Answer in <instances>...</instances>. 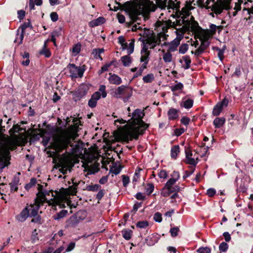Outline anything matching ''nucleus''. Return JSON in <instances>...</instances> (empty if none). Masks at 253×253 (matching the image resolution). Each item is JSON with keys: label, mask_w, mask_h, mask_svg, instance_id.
Here are the masks:
<instances>
[{"label": "nucleus", "mask_w": 253, "mask_h": 253, "mask_svg": "<svg viewBox=\"0 0 253 253\" xmlns=\"http://www.w3.org/2000/svg\"><path fill=\"white\" fill-rule=\"evenodd\" d=\"M124 8L125 11L129 15L131 21L127 23L128 26L136 22L140 25L139 21L141 17L139 16H143V14L150 11H155L156 9V5L150 0H141L138 4L132 5L130 2L127 1L124 4Z\"/></svg>", "instance_id": "f257e3e1"}, {"label": "nucleus", "mask_w": 253, "mask_h": 253, "mask_svg": "<svg viewBox=\"0 0 253 253\" xmlns=\"http://www.w3.org/2000/svg\"><path fill=\"white\" fill-rule=\"evenodd\" d=\"M144 116L143 110L136 109L132 114L130 122L132 128L128 131V135L132 138L137 139L139 135L143 134L146 129L148 127V125L143 122L142 119Z\"/></svg>", "instance_id": "f03ea898"}, {"label": "nucleus", "mask_w": 253, "mask_h": 253, "mask_svg": "<svg viewBox=\"0 0 253 253\" xmlns=\"http://www.w3.org/2000/svg\"><path fill=\"white\" fill-rule=\"evenodd\" d=\"M76 136L77 135L74 132L62 130L53 136L51 145L55 151L61 152L66 149L69 145L72 146V140H74Z\"/></svg>", "instance_id": "7ed1b4c3"}, {"label": "nucleus", "mask_w": 253, "mask_h": 253, "mask_svg": "<svg viewBox=\"0 0 253 253\" xmlns=\"http://www.w3.org/2000/svg\"><path fill=\"white\" fill-rule=\"evenodd\" d=\"M231 0H207L204 2L205 6L207 9H211L214 11L215 14H221L223 10H228L230 8Z\"/></svg>", "instance_id": "20e7f679"}, {"label": "nucleus", "mask_w": 253, "mask_h": 253, "mask_svg": "<svg viewBox=\"0 0 253 253\" xmlns=\"http://www.w3.org/2000/svg\"><path fill=\"white\" fill-rule=\"evenodd\" d=\"M113 95L117 98H122L126 102L132 95V88L127 85H122L118 87L114 91Z\"/></svg>", "instance_id": "39448f33"}, {"label": "nucleus", "mask_w": 253, "mask_h": 253, "mask_svg": "<svg viewBox=\"0 0 253 253\" xmlns=\"http://www.w3.org/2000/svg\"><path fill=\"white\" fill-rule=\"evenodd\" d=\"M199 40L201 42V45L195 52L191 51V53L194 54L197 57H198L202 54L210 45L208 41L209 38V34L207 33H202V35L199 34Z\"/></svg>", "instance_id": "423d86ee"}, {"label": "nucleus", "mask_w": 253, "mask_h": 253, "mask_svg": "<svg viewBox=\"0 0 253 253\" xmlns=\"http://www.w3.org/2000/svg\"><path fill=\"white\" fill-rule=\"evenodd\" d=\"M43 186L41 185H38V190L39 191V193L41 194V196L37 199L40 201L43 204L44 202H46L48 203L49 205H51L54 204V206H55L56 204V201L55 200V197H54L53 199H51V200H47L46 198V196L49 195V193L51 192L52 193V196H53V191H47V190H42Z\"/></svg>", "instance_id": "0eeeda50"}, {"label": "nucleus", "mask_w": 253, "mask_h": 253, "mask_svg": "<svg viewBox=\"0 0 253 253\" xmlns=\"http://www.w3.org/2000/svg\"><path fill=\"white\" fill-rule=\"evenodd\" d=\"M159 7L162 9H165L166 7L168 9H175L179 11L180 3L176 0H159Z\"/></svg>", "instance_id": "6e6552de"}, {"label": "nucleus", "mask_w": 253, "mask_h": 253, "mask_svg": "<svg viewBox=\"0 0 253 253\" xmlns=\"http://www.w3.org/2000/svg\"><path fill=\"white\" fill-rule=\"evenodd\" d=\"M67 68L69 69L70 76L73 78H81L83 77L84 70L82 67L80 66H76L74 64H69L67 66Z\"/></svg>", "instance_id": "1a4fd4ad"}, {"label": "nucleus", "mask_w": 253, "mask_h": 253, "mask_svg": "<svg viewBox=\"0 0 253 253\" xmlns=\"http://www.w3.org/2000/svg\"><path fill=\"white\" fill-rule=\"evenodd\" d=\"M89 90V86L86 84H81L78 89L73 93V99L75 101L80 100L85 96Z\"/></svg>", "instance_id": "9d476101"}, {"label": "nucleus", "mask_w": 253, "mask_h": 253, "mask_svg": "<svg viewBox=\"0 0 253 253\" xmlns=\"http://www.w3.org/2000/svg\"><path fill=\"white\" fill-rule=\"evenodd\" d=\"M181 19L178 20H176L175 22H172L171 21H169L170 26H172V27L174 28H176V26H187L189 27V22L187 20V18L189 17V14L188 12H186V14L185 13V15H181Z\"/></svg>", "instance_id": "9b49d317"}, {"label": "nucleus", "mask_w": 253, "mask_h": 253, "mask_svg": "<svg viewBox=\"0 0 253 253\" xmlns=\"http://www.w3.org/2000/svg\"><path fill=\"white\" fill-rule=\"evenodd\" d=\"M43 204L37 199H35V203L31 204L29 207V214L30 217L35 216L38 213L40 208Z\"/></svg>", "instance_id": "f8f14e48"}, {"label": "nucleus", "mask_w": 253, "mask_h": 253, "mask_svg": "<svg viewBox=\"0 0 253 253\" xmlns=\"http://www.w3.org/2000/svg\"><path fill=\"white\" fill-rule=\"evenodd\" d=\"M190 18L189 17L187 18V20L189 22V29L191 32L195 33H198L200 31L202 30V28L199 26V24L194 19V17L192 15H190Z\"/></svg>", "instance_id": "ddd939ff"}, {"label": "nucleus", "mask_w": 253, "mask_h": 253, "mask_svg": "<svg viewBox=\"0 0 253 253\" xmlns=\"http://www.w3.org/2000/svg\"><path fill=\"white\" fill-rule=\"evenodd\" d=\"M169 21L166 22L165 23H163L160 26V28L162 29V32L159 35V38H160V41H164L167 39V37L168 36V35L166 34L168 31V29L172 27V26H170Z\"/></svg>", "instance_id": "4468645a"}, {"label": "nucleus", "mask_w": 253, "mask_h": 253, "mask_svg": "<svg viewBox=\"0 0 253 253\" xmlns=\"http://www.w3.org/2000/svg\"><path fill=\"white\" fill-rule=\"evenodd\" d=\"M185 153L186 155V160L185 162L187 164L195 166L197 164V162H196L194 158H192V153L191 150L189 148H185Z\"/></svg>", "instance_id": "2eb2a0df"}, {"label": "nucleus", "mask_w": 253, "mask_h": 253, "mask_svg": "<svg viewBox=\"0 0 253 253\" xmlns=\"http://www.w3.org/2000/svg\"><path fill=\"white\" fill-rule=\"evenodd\" d=\"M30 216L28 207H26L20 213L16 216V219L19 222L25 221Z\"/></svg>", "instance_id": "dca6fc26"}, {"label": "nucleus", "mask_w": 253, "mask_h": 253, "mask_svg": "<svg viewBox=\"0 0 253 253\" xmlns=\"http://www.w3.org/2000/svg\"><path fill=\"white\" fill-rule=\"evenodd\" d=\"M100 97L101 94L99 91L95 92L88 101V106L91 108H94L96 106L97 101L100 98Z\"/></svg>", "instance_id": "f3484780"}, {"label": "nucleus", "mask_w": 253, "mask_h": 253, "mask_svg": "<svg viewBox=\"0 0 253 253\" xmlns=\"http://www.w3.org/2000/svg\"><path fill=\"white\" fill-rule=\"evenodd\" d=\"M175 29H176L175 33L177 36V40L179 41L183 39L185 33L191 32L189 27L187 26H182L181 28H176Z\"/></svg>", "instance_id": "a211bd4d"}, {"label": "nucleus", "mask_w": 253, "mask_h": 253, "mask_svg": "<svg viewBox=\"0 0 253 253\" xmlns=\"http://www.w3.org/2000/svg\"><path fill=\"white\" fill-rule=\"evenodd\" d=\"M108 81L110 84L115 85H119L122 82V79L119 76L111 73H109Z\"/></svg>", "instance_id": "6ab92c4d"}, {"label": "nucleus", "mask_w": 253, "mask_h": 253, "mask_svg": "<svg viewBox=\"0 0 253 253\" xmlns=\"http://www.w3.org/2000/svg\"><path fill=\"white\" fill-rule=\"evenodd\" d=\"M80 221L74 214L68 219L66 226L69 227H75Z\"/></svg>", "instance_id": "aec40b11"}, {"label": "nucleus", "mask_w": 253, "mask_h": 253, "mask_svg": "<svg viewBox=\"0 0 253 253\" xmlns=\"http://www.w3.org/2000/svg\"><path fill=\"white\" fill-rule=\"evenodd\" d=\"M179 110L176 109L171 108L169 109L168 112V116L169 120H175L178 118L179 116Z\"/></svg>", "instance_id": "412c9836"}, {"label": "nucleus", "mask_w": 253, "mask_h": 253, "mask_svg": "<svg viewBox=\"0 0 253 253\" xmlns=\"http://www.w3.org/2000/svg\"><path fill=\"white\" fill-rule=\"evenodd\" d=\"M218 27L213 24H211L210 25V30H207V31H204L202 29V30L200 31V32L198 33L199 34L202 35V33H207L209 35V37L210 36L214 35L216 30H217Z\"/></svg>", "instance_id": "4be33fe9"}, {"label": "nucleus", "mask_w": 253, "mask_h": 253, "mask_svg": "<svg viewBox=\"0 0 253 253\" xmlns=\"http://www.w3.org/2000/svg\"><path fill=\"white\" fill-rule=\"evenodd\" d=\"M180 43V41L177 40H174L172 41L170 43H168L167 42H164L163 45H166L167 44L169 45L168 51L170 52H173L175 51L177 49L178 45Z\"/></svg>", "instance_id": "5701e85b"}, {"label": "nucleus", "mask_w": 253, "mask_h": 253, "mask_svg": "<svg viewBox=\"0 0 253 253\" xmlns=\"http://www.w3.org/2000/svg\"><path fill=\"white\" fill-rule=\"evenodd\" d=\"M180 62L182 63H184V64L182 65V67L185 69H188L190 67V64L191 63V60L190 57L188 55H185L182 57V58L180 60Z\"/></svg>", "instance_id": "b1692460"}, {"label": "nucleus", "mask_w": 253, "mask_h": 253, "mask_svg": "<svg viewBox=\"0 0 253 253\" xmlns=\"http://www.w3.org/2000/svg\"><path fill=\"white\" fill-rule=\"evenodd\" d=\"M243 3V0H238V2L235 3V7L234 8V11L232 12H228V14L230 17L231 16H235L238 11H240L241 9V5Z\"/></svg>", "instance_id": "393cba45"}, {"label": "nucleus", "mask_w": 253, "mask_h": 253, "mask_svg": "<svg viewBox=\"0 0 253 253\" xmlns=\"http://www.w3.org/2000/svg\"><path fill=\"white\" fill-rule=\"evenodd\" d=\"M245 7L243 9L242 13L243 16H244V19L251 20L252 18H250L251 14L250 11H249V3L247 1H245L244 3Z\"/></svg>", "instance_id": "a878e982"}, {"label": "nucleus", "mask_w": 253, "mask_h": 253, "mask_svg": "<svg viewBox=\"0 0 253 253\" xmlns=\"http://www.w3.org/2000/svg\"><path fill=\"white\" fill-rule=\"evenodd\" d=\"M19 184V178L18 176H14L12 182L10 183L11 191H16L18 190V185Z\"/></svg>", "instance_id": "bb28decb"}, {"label": "nucleus", "mask_w": 253, "mask_h": 253, "mask_svg": "<svg viewBox=\"0 0 253 253\" xmlns=\"http://www.w3.org/2000/svg\"><path fill=\"white\" fill-rule=\"evenodd\" d=\"M105 19L103 17H99L95 20L91 21L89 23L90 26L93 27L104 23Z\"/></svg>", "instance_id": "cd10ccee"}, {"label": "nucleus", "mask_w": 253, "mask_h": 253, "mask_svg": "<svg viewBox=\"0 0 253 253\" xmlns=\"http://www.w3.org/2000/svg\"><path fill=\"white\" fill-rule=\"evenodd\" d=\"M28 27H30L31 29H32L33 27L32 25L30 23V22L29 21L28 22H25L21 26V29H22V33L20 35V42H19V44L22 43V41L24 38V33L25 30V29Z\"/></svg>", "instance_id": "c85d7f7f"}, {"label": "nucleus", "mask_w": 253, "mask_h": 253, "mask_svg": "<svg viewBox=\"0 0 253 253\" xmlns=\"http://www.w3.org/2000/svg\"><path fill=\"white\" fill-rule=\"evenodd\" d=\"M179 146L176 145L173 146L170 150V156L172 159H176L177 155L179 153Z\"/></svg>", "instance_id": "c756f323"}, {"label": "nucleus", "mask_w": 253, "mask_h": 253, "mask_svg": "<svg viewBox=\"0 0 253 253\" xmlns=\"http://www.w3.org/2000/svg\"><path fill=\"white\" fill-rule=\"evenodd\" d=\"M225 122V119L224 118H216L213 121V125L215 128H220L221 127Z\"/></svg>", "instance_id": "7c9ffc66"}, {"label": "nucleus", "mask_w": 253, "mask_h": 253, "mask_svg": "<svg viewBox=\"0 0 253 253\" xmlns=\"http://www.w3.org/2000/svg\"><path fill=\"white\" fill-rule=\"evenodd\" d=\"M121 60L124 66L128 67L130 66L132 59L129 56V55L122 56L121 58Z\"/></svg>", "instance_id": "2f4dec72"}, {"label": "nucleus", "mask_w": 253, "mask_h": 253, "mask_svg": "<svg viewBox=\"0 0 253 253\" xmlns=\"http://www.w3.org/2000/svg\"><path fill=\"white\" fill-rule=\"evenodd\" d=\"M186 99V97L183 98V105L182 103L180 104L181 106H183L186 109H190L193 105V100L191 99H187L184 100Z\"/></svg>", "instance_id": "473e14b6"}, {"label": "nucleus", "mask_w": 253, "mask_h": 253, "mask_svg": "<svg viewBox=\"0 0 253 253\" xmlns=\"http://www.w3.org/2000/svg\"><path fill=\"white\" fill-rule=\"evenodd\" d=\"M104 51L103 48H94L92 51V54L95 58H99L100 60H102V58L100 56L101 53Z\"/></svg>", "instance_id": "72a5a7b5"}, {"label": "nucleus", "mask_w": 253, "mask_h": 253, "mask_svg": "<svg viewBox=\"0 0 253 253\" xmlns=\"http://www.w3.org/2000/svg\"><path fill=\"white\" fill-rule=\"evenodd\" d=\"M68 213V211L65 210H62L60 212L57 213L53 216L54 219L59 220L64 217Z\"/></svg>", "instance_id": "f704fd0d"}, {"label": "nucleus", "mask_w": 253, "mask_h": 253, "mask_svg": "<svg viewBox=\"0 0 253 253\" xmlns=\"http://www.w3.org/2000/svg\"><path fill=\"white\" fill-rule=\"evenodd\" d=\"M23 60L21 61V64L23 66H27L30 63L29 56L30 54L27 52H24L23 54H21Z\"/></svg>", "instance_id": "c9c22d12"}, {"label": "nucleus", "mask_w": 253, "mask_h": 253, "mask_svg": "<svg viewBox=\"0 0 253 253\" xmlns=\"http://www.w3.org/2000/svg\"><path fill=\"white\" fill-rule=\"evenodd\" d=\"M99 164L95 163L93 166L88 168V171L89 174H94L98 172L99 170Z\"/></svg>", "instance_id": "e433bc0d"}, {"label": "nucleus", "mask_w": 253, "mask_h": 253, "mask_svg": "<svg viewBox=\"0 0 253 253\" xmlns=\"http://www.w3.org/2000/svg\"><path fill=\"white\" fill-rule=\"evenodd\" d=\"M223 108L222 107V105L217 104L214 107L212 111V114L214 116H218L220 112H221Z\"/></svg>", "instance_id": "4c0bfd02"}, {"label": "nucleus", "mask_w": 253, "mask_h": 253, "mask_svg": "<svg viewBox=\"0 0 253 253\" xmlns=\"http://www.w3.org/2000/svg\"><path fill=\"white\" fill-rule=\"evenodd\" d=\"M169 187H168L165 185L164 188L162 189L161 191V195L163 197H168L171 194V191Z\"/></svg>", "instance_id": "58836bf2"}, {"label": "nucleus", "mask_w": 253, "mask_h": 253, "mask_svg": "<svg viewBox=\"0 0 253 253\" xmlns=\"http://www.w3.org/2000/svg\"><path fill=\"white\" fill-rule=\"evenodd\" d=\"M193 9H194V7H193L190 4H189L182 8L180 11V15H185V13H186V12H188L190 16L191 14L190 10Z\"/></svg>", "instance_id": "ea45409f"}, {"label": "nucleus", "mask_w": 253, "mask_h": 253, "mask_svg": "<svg viewBox=\"0 0 253 253\" xmlns=\"http://www.w3.org/2000/svg\"><path fill=\"white\" fill-rule=\"evenodd\" d=\"M139 41H141L142 42L143 47L141 50V54H149V52L148 51V45H147L148 43L145 42V40L142 39L141 38L139 39Z\"/></svg>", "instance_id": "a19ab883"}, {"label": "nucleus", "mask_w": 253, "mask_h": 253, "mask_svg": "<svg viewBox=\"0 0 253 253\" xmlns=\"http://www.w3.org/2000/svg\"><path fill=\"white\" fill-rule=\"evenodd\" d=\"M155 77L153 74H149L143 78V81L145 83H150L154 80Z\"/></svg>", "instance_id": "79ce46f5"}, {"label": "nucleus", "mask_w": 253, "mask_h": 253, "mask_svg": "<svg viewBox=\"0 0 253 253\" xmlns=\"http://www.w3.org/2000/svg\"><path fill=\"white\" fill-rule=\"evenodd\" d=\"M154 190V185L152 183H148L145 187V191L148 195H150Z\"/></svg>", "instance_id": "37998d69"}, {"label": "nucleus", "mask_w": 253, "mask_h": 253, "mask_svg": "<svg viewBox=\"0 0 253 253\" xmlns=\"http://www.w3.org/2000/svg\"><path fill=\"white\" fill-rule=\"evenodd\" d=\"M76 216L80 221L84 219L86 216V212L84 211H79L75 214Z\"/></svg>", "instance_id": "c03bdc74"}, {"label": "nucleus", "mask_w": 253, "mask_h": 253, "mask_svg": "<svg viewBox=\"0 0 253 253\" xmlns=\"http://www.w3.org/2000/svg\"><path fill=\"white\" fill-rule=\"evenodd\" d=\"M157 242V240L156 238L154 236H149L146 239V243L147 245L150 246L154 245Z\"/></svg>", "instance_id": "a18cd8bd"}, {"label": "nucleus", "mask_w": 253, "mask_h": 253, "mask_svg": "<svg viewBox=\"0 0 253 253\" xmlns=\"http://www.w3.org/2000/svg\"><path fill=\"white\" fill-rule=\"evenodd\" d=\"M170 52L168 51L167 53H164L163 55V60L166 63H169L172 61V54Z\"/></svg>", "instance_id": "49530a36"}, {"label": "nucleus", "mask_w": 253, "mask_h": 253, "mask_svg": "<svg viewBox=\"0 0 253 253\" xmlns=\"http://www.w3.org/2000/svg\"><path fill=\"white\" fill-rule=\"evenodd\" d=\"M37 182V180L35 178H32L30 179V181L29 183L26 184L25 188L27 190H29L30 188H31L33 186H35Z\"/></svg>", "instance_id": "de8ad7c7"}, {"label": "nucleus", "mask_w": 253, "mask_h": 253, "mask_svg": "<svg viewBox=\"0 0 253 253\" xmlns=\"http://www.w3.org/2000/svg\"><path fill=\"white\" fill-rule=\"evenodd\" d=\"M183 88V85L181 83H178L176 84L172 85L170 87L172 91H175L177 90H182Z\"/></svg>", "instance_id": "09e8293b"}, {"label": "nucleus", "mask_w": 253, "mask_h": 253, "mask_svg": "<svg viewBox=\"0 0 253 253\" xmlns=\"http://www.w3.org/2000/svg\"><path fill=\"white\" fill-rule=\"evenodd\" d=\"M123 237L126 240H129L131 237V231L130 230H126L122 231Z\"/></svg>", "instance_id": "8fccbe9b"}, {"label": "nucleus", "mask_w": 253, "mask_h": 253, "mask_svg": "<svg viewBox=\"0 0 253 253\" xmlns=\"http://www.w3.org/2000/svg\"><path fill=\"white\" fill-rule=\"evenodd\" d=\"M100 188L101 186L96 184L93 185H89L87 187L86 189L88 191L95 192L100 189Z\"/></svg>", "instance_id": "3c124183"}, {"label": "nucleus", "mask_w": 253, "mask_h": 253, "mask_svg": "<svg viewBox=\"0 0 253 253\" xmlns=\"http://www.w3.org/2000/svg\"><path fill=\"white\" fill-rule=\"evenodd\" d=\"M188 49V45L186 43L181 44L179 48V52L184 54Z\"/></svg>", "instance_id": "603ef678"}, {"label": "nucleus", "mask_w": 253, "mask_h": 253, "mask_svg": "<svg viewBox=\"0 0 253 253\" xmlns=\"http://www.w3.org/2000/svg\"><path fill=\"white\" fill-rule=\"evenodd\" d=\"M136 226L140 228H146L148 226V222L147 221H141L138 222Z\"/></svg>", "instance_id": "864d4df0"}, {"label": "nucleus", "mask_w": 253, "mask_h": 253, "mask_svg": "<svg viewBox=\"0 0 253 253\" xmlns=\"http://www.w3.org/2000/svg\"><path fill=\"white\" fill-rule=\"evenodd\" d=\"M198 253H211V250L208 247H201L197 251Z\"/></svg>", "instance_id": "5fc2aeb1"}, {"label": "nucleus", "mask_w": 253, "mask_h": 253, "mask_svg": "<svg viewBox=\"0 0 253 253\" xmlns=\"http://www.w3.org/2000/svg\"><path fill=\"white\" fill-rule=\"evenodd\" d=\"M121 170V168L120 167L115 166L112 167L110 169V172L115 174V175L118 174Z\"/></svg>", "instance_id": "6e6d98bb"}, {"label": "nucleus", "mask_w": 253, "mask_h": 253, "mask_svg": "<svg viewBox=\"0 0 253 253\" xmlns=\"http://www.w3.org/2000/svg\"><path fill=\"white\" fill-rule=\"evenodd\" d=\"M228 248V245L225 242H222L219 246V250L220 252H225Z\"/></svg>", "instance_id": "4d7b16f0"}, {"label": "nucleus", "mask_w": 253, "mask_h": 253, "mask_svg": "<svg viewBox=\"0 0 253 253\" xmlns=\"http://www.w3.org/2000/svg\"><path fill=\"white\" fill-rule=\"evenodd\" d=\"M153 218L156 222H161L162 221V214L159 212L154 214Z\"/></svg>", "instance_id": "13d9d810"}, {"label": "nucleus", "mask_w": 253, "mask_h": 253, "mask_svg": "<svg viewBox=\"0 0 253 253\" xmlns=\"http://www.w3.org/2000/svg\"><path fill=\"white\" fill-rule=\"evenodd\" d=\"M106 86L104 85H101L99 86V92H101V95L103 98H105L107 96V93L106 92Z\"/></svg>", "instance_id": "bf43d9fd"}, {"label": "nucleus", "mask_w": 253, "mask_h": 253, "mask_svg": "<svg viewBox=\"0 0 253 253\" xmlns=\"http://www.w3.org/2000/svg\"><path fill=\"white\" fill-rule=\"evenodd\" d=\"M160 42L161 41H160V39L159 40V41L155 39L153 40H149L147 41V43H148V44H149V45H151L152 46V48H154L156 44H159Z\"/></svg>", "instance_id": "052dcab7"}, {"label": "nucleus", "mask_w": 253, "mask_h": 253, "mask_svg": "<svg viewBox=\"0 0 253 253\" xmlns=\"http://www.w3.org/2000/svg\"><path fill=\"white\" fill-rule=\"evenodd\" d=\"M123 184L124 187H126L129 182V178L126 175H122Z\"/></svg>", "instance_id": "680f3d73"}, {"label": "nucleus", "mask_w": 253, "mask_h": 253, "mask_svg": "<svg viewBox=\"0 0 253 253\" xmlns=\"http://www.w3.org/2000/svg\"><path fill=\"white\" fill-rule=\"evenodd\" d=\"M81 45L80 43H77L74 45L72 49V52L76 54H78L81 51Z\"/></svg>", "instance_id": "e2e57ef3"}, {"label": "nucleus", "mask_w": 253, "mask_h": 253, "mask_svg": "<svg viewBox=\"0 0 253 253\" xmlns=\"http://www.w3.org/2000/svg\"><path fill=\"white\" fill-rule=\"evenodd\" d=\"M179 229L177 227L171 228L170 230V233L172 237H175L177 236Z\"/></svg>", "instance_id": "0e129e2a"}, {"label": "nucleus", "mask_w": 253, "mask_h": 253, "mask_svg": "<svg viewBox=\"0 0 253 253\" xmlns=\"http://www.w3.org/2000/svg\"><path fill=\"white\" fill-rule=\"evenodd\" d=\"M141 54V56L140 58V61L141 62L147 63V64L148 62V61H149L148 58H149V54L143 53V54Z\"/></svg>", "instance_id": "69168bd1"}, {"label": "nucleus", "mask_w": 253, "mask_h": 253, "mask_svg": "<svg viewBox=\"0 0 253 253\" xmlns=\"http://www.w3.org/2000/svg\"><path fill=\"white\" fill-rule=\"evenodd\" d=\"M34 218H33L31 220L32 222L38 223V224H41V217L40 215H38V214L37 215L35 216H33Z\"/></svg>", "instance_id": "338daca9"}, {"label": "nucleus", "mask_w": 253, "mask_h": 253, "mask_svg": "<svg viewBox=\"0 0 253 253\" xmlns=\"http://www.w3.org/2000/svg\"><path fill=\"white\" fill-rule=\"evenodd\" d=\"M176 182V180L172 178H170L166 183L165 186L168 187H171Z\"/></svg>", "instance_id": "774afa93"}]
</instances>
